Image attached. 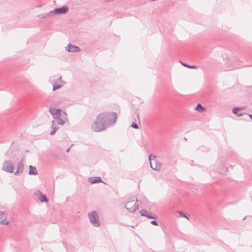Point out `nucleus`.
Here are the masks:
<instances>
[{
	"instance_id": "1",
	"label": "nucleus",
	"mask_w": 252,
	"mask_h": 252,
	"mask_svg": "<svg viewBox=\"0 0 252 252\" xmlns=\"http://www.w3.org/2000/svg\"><path fill=\"white\" fill-rule=\"evenodd\" d=\"M117 119L115 112H102L100 113L92 124V128L94 132H100L105 130L109 126L114 123Z\"/></svg>"
},
{
	"instance_id": "2",
	"label": "nucleus",
	"mask_w": 252,
	"mask_h": 252,
	"mask_svg": "<svg viewBox=\"0 0 252 252\" xmlns=\"http://www.w3.org/2000/svg\"><path fill=\"white\" fill-rule=\"evenodd\" d=\"M91 223L95 227H98L100 225V222L98 220V214L95 211H93L88 213Z\"/></svg>"
},
{
	"instance_id": "3",
	"label": "nucleus",
	"mask_w": 252,
	"mask_h": 252,
	"mask_svg": "<svg viewBox=\"0 0 252 252\" xmlns=\"http://www.w3.org/2000/svg\"><path fill=\"white\" fill-rule=\"evenodd\" d=\"M133 202V200L128 201L125 205V208L126 209L128 212L131 213H134L138 208V204L135 203L132 205Z\"/></svg>"
},
{
	"instance_id": "4",
	"label": "nucleus",
	"mask_w": 252,
	"mask_h": 252,
	"mask_svg": "<svg viewBox=\"0 0 252 252\" xmlns=\"http://www.w3.org/2000/svg\"><path fill=\"white\" fill-rule=\"evenodd\" d=\"M151 157V155L149 156V160L151 168L154 170L159 171L161 167V164L155 159H153L152 161Z\"/></svg>"
},
{
	"instance_id": "5",
	"label": "nucleus",
	"mask_w": 252,
	"mask_h": 252,
	"mask_svg": "<svg viewBox=\"0 0 252 252\" xmlns=\"http://www.w3.org/2000/svg\"><path fill=\"white\" fill-rule=\"evenodd\" d=\"M68 11V6L65 5L59 8H56L53 10L49 11V14L60 15L65 14Z\"/></svg>"
},
{
	"instance_id": "6",
	"label": "nucleus",
	"mask_w": 252,
	"mask_h": 252,
	"mask_svg": "<svg viewBox=\"0 0 252 252\" xmlns=\"http://www.w3.org/2000/svg\"><path fill=\"white\" fill-rule=\"evenodd\" d=\"M3 170L5 172L13 173H14V166L10 161H5L3 164Z\"/></svg>"
},
{
	"instance_id": "7",
	"label": "nucleus",
	"mask_w": 252,
	"mask_h": 252,
	"mask_svg": "<svg viewBox=\"0 0 252 252\" xmlns=\"http://www.w3.org/2000/svg\"><path fill=\"white\" fill-rule=\"evenodd\" d=\"M24 159H22L21 161L18 164L17 170L14 173V175L18 176L23 173L24 169Z\"/></svg>"
},
{
	"instance_id": "8",
	"label": "nucleus",
	"mask_w": 252,
	"mask_h": 252,
	"mask_svg": "<svg viewBox=\"0 0 252 252\" xmlns=\"http://www.w3.org/2000/svg\"><path fill=\"white\" fill-rule=\"evenodd\" d=\"M66 50L68 52H79L81 51V49L75 45H72L71 44H68L67 47L65 48Z\"/></svg>"
},
{
	"instance_id": "9",
	"label": "nucleus",
	"mask_w": 252,
	"mask_h": 252,
	"mask_svg": "<svg viewBox=\"0 0 252 252\" xmlns=\"http://www.w3.org/2000/svg\"><path fill=\"white\" fill-rule=\"evenodd\" d=\"M88 181L91 184L99 183H104L101 179V178L100 177H90L88 178Z\"/></svg>"
},
{
	"instance_id": "10",
	"label": "nucleus",
	"mask_w": 252,
	"mask_h": 252,
	"mask_svg": "<svg viewBox=\"0 0 252 252\" xmlns=\"http://www.w3.org/2000/svg\"><path fill=\"white\" fill-rule=\"evenodd\" d=\"M0 223L2 224H8V222L6 220L4 212L0 211Z\"/></svg>"
},
{
	"instance_id": "11",
	"label": "nucleus",
	"mask_w": 252,
	"mask_h": 252,
	"mask_svg": "<svg viewBox=\"0 0 252 252\" xmlns=\"http://www.w3.org/2000/svg\"><path fill=\"white\" fill-rule=\"evenodd\" d=\"M244 109V108H240L238 107H236L233 109L232 112H233V114H234L236 115H237L239 117L242 116L244 115H245V114H244L243 113H239L238 112H239V111Z\"/></svg>"
},
{
	"instance_id": "12",
	"label": "nucleus",
	"mask_w": 252,
	"mask_h": 252,
	"mask_svg": "<svg viewBox=\"0 0 252 252\" xmlns=\"http://www.w3.org/2000/svg\"><path fill=\"white\" fill-rule=\"evenodd\" d=\"M38 173L35 166H29V174L30 175H36Z\"/></svg>"
},
{
	"instance_id": "13",
	"label": "nucleus",
	"mask_w": 252,
	"mask_h": 252,
	"mask_svg": "<svg viewBox=\"0 0 252 252\" xmlns=\"http://www.w3.org/2000/svg\"><path fill=\"white\" fill-rule=\"evenodd\" d=\"M40 196L39 197V199L41 202H47L48 201V199L46 197V196L39 191Z\"/></svg>"
},
{
	"instance_id": "14",
	"label": "nucleus",
	"mask_w": 252,
	"mask_h": 252,
	"mask_svg": "<svg viewBox=\"0 0 252 252\" xmlns=\"http://www.w3.org/2000/svg\"><path fill=\"white\" fill-rule=\"evenodd\" d=\"M195 110L199 112H203L205 111V108L202 106L200 103H198L195 108Z\"/></svg>"
},
{
	"instance_id": "15",
	"label": "nucleus",
	"mask_w": 252,
	"mask_h": 252,
	"mask_svg": "<svg viewBox=\"0 0 252 252\" xmlns=\"http://www.w3.org/2000/svg\"><path fill=\"white\" fill-rule=\"evenodd\" d=\"M182 64L185 66V67H187L189 68H191V69H196L197 68V66L196 65H189V64H188V63H183L182 62H181Z\"/></svg>"
},
{
	"instance_id": "16",
	"label": "nucleus",
	"mask_w": 252,
	"mask_h": 252,
	"mask_svg": "<svg viewBox=\"0 0 252 252\" xmlns=\"http://www.w3.org/2000/svg\"><path fill=\"white\" fill-rule=\"evenodd\" d=\"M54 123H55V121H52V130L50 132V134L51 135H54L55 134L56 132L57 131V130H58V129L59 128V127L53 126Z\"/></svg>"
},
{
	"instance_id": "17",
	"label": "nucleus",
	"mask_w": 252,
	"mask_h": 252,
	"mask_svg": "<svg viewBox=\"0 0 252 252\" xmlns=\"http://www.w3.org/2000/svg\"><path fill=\"white\" fill-rule=\"evenodd\" d=\"M61 113H62V110L61 109H57V110H55L56 116H55V117H53V118L56 119V118H58L59 117H61V116H62Z\"/></svg>"
},
{
	"instance_id": "18",
	"label": "nucleus",
	"mask_w": 252,
	"mask_h": 252,
	"mask_svg": "<svg viewBox=\"0 0 252 252\" xmlns=\"http://www.w3.org/2000/svg\"><path fill=\"white\" fill-rule=\"evenodd\" d=\"M146 217L149 219H156L157 216L156 215L152 214L151 212L148 213Z\"/></svg>"
},
{
	"instance_id": "19",
	"label": "nucleus",
	"mask_w": 252,
	"mask_h": 252,
	"mask_svg": "<svg viewBox=\"0 0 252 252\" xmlns=\"http://www.w3.org/2000/svg\"><path fill=\"white\" fill-rule=\"evenodd\" d=\"M56 120V123L59 125H63L65 124L64 121L63 120L61 117L55 119Z\"/></svg>"
},
{
	"instance_id": "20",
	"label": "nucleus",
	"mask_w": 252,
	"mask_h": 252,
	"mask_svg": "<svg viewBox=\"0 0 252 252\" xmlns=\"http://www.w3.org/2000/svg\"><path fill=\"white\" fill-rule=\"evenodd\" d=\"M52 14H49V12L46 13H42L37 15V17L39 18H45L47 16H50Z\"/></svg>"
},
{
	"instance_id": "21",
	"label": "nucleus",
	"mask_w": 252,
	"mask_h": 252,
	"mask_svg": "<svg viewBox=\"0 0 252 252\" xmlns=\"http://www.w3.org/2000/svg\"><path fill=\"white\" fill-rule=\"evenodd\" d=\"M56 110L57 109L53 107H50L49 108V112L53 116V117L56 116L55 110Z\"/></svg>"
},
{
	"instance_id": "22",
	"label": "nucleus",
	"mask_w": 252,
	"mask_h": 252,
	"mask_svg": "<svg viewBox=\"0 0 252 252\" xmlns=\"http://www.w3.org/2000/svg\"><path fill=\"white\" fill-rule=\"evenodd\" d=\"M140 215L143 217H146L147 216V214L148 213L147 211L145 209H142L140 211Z\"/></svg>"
},
{
	"instance_id": "23",
	"label": "nucleus",
	"mask_w": 252,
	"mask_h": 252,
	"mask_svg": "<svg viewBox=\"0 0 252 252\" xmlns=\"http://www.w3.org/2000/svg\"><path fill=\"white\" fill-rule=\"evenodd\" d=\"M62 85H53V91H56V90H57L59 89H60L61 87H62Z\"/></svg>"
},
{
	"instance_id": "24",
	"label": "nucleus",
	"mask_w": 252,
	"mask_h": 252,
	"mask_svg": "<svg viewBox=\"0 0 252 252\" xmlns=\"http://www.w3.org/2000/svg\"><path fill=\"white\" fill-rule=\"evenodd\" d=\"M130 126H131L132 128H134V129H138V128H139V127H138V126L137 124L136 123H135V122H133V123L131 124V125Z\"/></svg>"
},
{
	"instance_id": "25",
	"label": "nucleus",
	"mask_w": 252,
	"mask_h": 252,
	"mask_svg": "<svg viewBox=\"0 0 252 252\" xmlns=\"http://www.w3.org/2000/svg\"><path fill=\"white\" fill-rule=\"evenodd\" d=\"M12 153V151L11 150H8L5 154L6 156H7L8 158H11V154Z\"/></svg>"
},
{
	"instance_id": "26",
	"label": "nucleus",
	"mask_w": 252,
	"mask_h": 252,
	"mask_svg": "<svg viewBox=\"0 0 252 252\" xmlns=\"http://www.w3.org/2000/svg\"><path fill=\"white\" fill-rule=\"evenodd\" d=\"M179 213L180 216L183 217L184 218H186L187 219L189 220V218L182 211H179Z\"/></svg>"
},
{
	"instance_id": "27",
	"label": "nucleus",
	"mask_w": 252,
	"mask_h": 252,
	"mask_svg": "<svg viewBox=\"0 0 252 252\" xmlns=\"http://www.w3.org/2000/svg\"><path fill=\"white\" fill-rule=\"evenodd\" d=\"M61 114H62L61 117H63V119H64L67 116L66 113L63 111H62Z\"/></svg>"
},
{
	"instance_id": "28",
	"label": "nucleus",
	"mask_w": 252,
	"mask_h": 252,
	"mask_svg": "<svg viewBox=\"0 0 252 252\" xmlns=\"http://www.w3.org/2000/svg\"><path fill=\"white\" fill-rule=\"evenodd\" d=\"M151 224L154 225H158V223L157 221H156L155 220H152L151 221Z\"/></svg>"
},
{
	"instance_id": "29",
	"label": "nucleus",
	"mask_w": 252,
	"mask_h": 252,
	"mask_svg": "<svg viewBox=\"0 0 252 252\" xmlns=\"http://www.w3.org/2000/svg\"><path fill=\"white\" fill-rule=\"evenodd\" d=\"M245 115L246 116H249L250 118L252 120V114H248L247 113H245Z\"/></svg>"
},
{
	"instance_id": "30",
	"label": "nucleus",
	"mask_w": 252,
	"mask_h": 252,
	"mask_svg": "<svg viewBox=\"0 0 252 252\" xmlns=\"http://www.w3.org/2000/svg\"><path fill=\"white\" fill-rule=\"evenodd\" d=\"M136 117H137V119H138V123H140V119H139V115H138V114H137V115H136Z\"/></svg>"
},
{
	"instance_id": "31",
	"label": "nucleus",
	"mask_w": 252,
	"mask_h": 252,
	"mask_svg": "<svg viewBox=\"0 0 252 252\" xmlns=\"http://www.w3.org/2000/svg\"><path fill=\"white\" fill-rule=\"evenodd\" d=\"M70 149V147H69V148H67V149L66 150V153H68V152L69 151Z\"/></svg>"
},
{
	"instance_id": "32",
	"label": "nucleus",
	"mask_w": 252,
	"mask_h": 252,
	"mask_svg": "<svg viewBox=\"0 0 252 252\" xmlns=\"http://www.w3.org/2000/svg\"><path fill=\"white\" fill-rule=\"evenodd\" d=\"M240 66H237L236 67H235V68H240Z\"/></svg>"
},
{
	"instance_id": "33",
	"label": "nucleus",
	"mask_w": 252,
	"mask_h": 252,
	"mask_svg": "<svg viewBox=\"0 0 252 252\" xmlns=\"http://www.w3.org/2000/svg\"><path fill=\"white\" fill-rule=\"evenodd\" d=\"M61 79H62V76H60V77H59V80H61Z\"/></svg>"
},
{
	"instance_id": "34",
	"label": "nucleus",
	"mask_w": 252,
	"mask_h": 252,
	"mask_svg": "<svg viewBox=\"0 0 252 252\" xmlns=\"http://www.w3.org/2000/svg\"><path fill=\"white\" fill-rule=\"evenodd\" d=\"M185 140H187V138L186 137L184 138Z\"/></svg>"
}]
</instances>
